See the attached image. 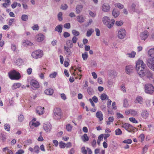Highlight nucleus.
<instances>
[{
	"label": "nucleus",
	"instance_id": "obj_1",
	"mask_svg": "<svg viewBox=\"0 0 154 154\" xmlns=\"http://www.w3.org/2000/svg\"><path fill=\"white\" fill-rule=\"evenodd\" d=\"M135 68L137 73L141 78L145 77L149 80L153 79V73L147 69L146 65L143 60H138L136 62Z\"/></svg>",
	"mask_w": 154,
	"mask_h": 154
},
{
	"label": "nucleus",
	"instance_id": "obj_2",
	"mask_svg": "<svg viewBox=\"0 0 154 154\" xmlns=\"http://www.w3.org/2000/svg\"><path fill=\"white\" fill-rule=\"evenodd\" d=\"M148 56L147 66L150 69L154 71V48H152L148 51Z\"/></svg>",
	"mask_w": 154,
	"mask_h": 154
},
{
	"label": "nucleus",
	"instance_id": "obj_3",
	"mask_svg": "<svg viewBox=\"0 0 154 154\" xmlns=\"http://www.w3.org/2000/svg\"><path fill=\"white\" fill-rule=\"evenodd\" d=\"M102 22L109 29L112 28L114 24L115 20L114 19L110 20L107 16H104L102 18Z\"/></svg>",
	"mask_w": 154,
	"mask_h": 154
},
{
	"label": "nucleus",
	"instance_id": "obj_4",
	"mask_svg": "<svg viewBox=\"0 0 154 154\" xmlns=\"http://www.w3.org/2000/svg\"><path fill=\"white\" fill-rule=\"evenodd\" d=\"M44 55V53L42 50L38 49L33 51L31 54L32 57L35 59L40 58Z\"/></svg>",
	"mask_w": 154,
	"mask_h": 154
},
{
	"label": "nucleus",
	"instance_id": "obj_5",
	"mask_svg": "<svg viewBox=\"0 0 154 154\" xmlns=\"http://www.w3.org/2000/svg\"><path fill=\"white\" fill-rule=\"evenodd\" d=\"M122 127L124 128L126 131L129 132L134 133L137 131V129L131 125L127 123H125L122 125Z\"/></svg>",
	"mask_w": 154,
	"mask_h": 154
},
{
	"label": "nucleus",
	"instance_id": "obj_6",
	"mask_svg": "<svg viewBox=\"0 0 154 154\" xmlns=\"http://www.w3.org/2000/svg\"><path fill=\"white\" fill-rule=\"evenodd\" d=\"M54 117L56 120H59L62 117L63 114L61 109L59 108H56L54 110Z\"/></svg>",
	"mask_w": 154,
	"mask_h": 154
},
{
	"label": "nucleus",
	"instance_id": "obj_7",
	"mask_svg": "<svg viewBox=\"0 0 154 154\" xmlns=\"http://www.w3.org/2000/svg\"><path fill=\"white\" fill-rule=\"evenodd\" d=\"M145 92L146 93L152 94L154 91V87L151 84H147L145 85Z\"/></svg>",
	"mask_w": 154,
	"mask_h": 154
},
{
	"label": "nucleus",
	"instance_id": "obj_8",
	"mask_svg": "<svg viewBox=\"0 0 154 154\" xmlns=\"http://www.w3.org/2000/svg\"><path fill=\"white\" fill-rule=\"evenodd\" d=\"M8 75L9 78L13 80H18L20 77L19 73L15 70L9 72L8 73Z\"/></svg>",
	"mask_w": 154,
	"mask_h": 154
},
{
	"label": "nucleus",
	"instance_id": "obj_9",
	"mask_svg": "<svg viewBox=\"0 0 154 154\" xmlns=\"http://www.w3.org/2000/svg\"><path fill=\"white\" fill-rule=\"evenodd\" d=\"M126 32L124 29H121L118 31L117 36L120 39H123L125 38L126 36Z\"/></svg>",
	"mask_w": 154,
	"mask_h": 154
},
{
	"label": "nucleus",
	"instance_id": "obj_10",
	"mask_svg": "<svg viewBox=\"0 0 154 154\" xmlns=\"http://www.w3.org/2000/svg\"><path fill=\"white\" fill-rule=\"evenodd\" d=\"M31 87L33 89H35L39 88L40 85L38 82L36 80L32 79L30 83Z\"/></svg>",
	"mask_w": 154,
	"mask_h": 154
},
{
	"label": "nucleus",
	"instance_id": "obj_11",
	"mask_svg": "<svg viewBox=\"0 0 154 154\" xmlns=\"http://www.w3.org/2000/svg\"><path fill=\"white\" fill-rule=\"evenodd\" d=\"M43 128L46 132H48L51 131L52 127L50 123L46 122L44 124Z\"/></svg>",
	"mask_w": 154,
	"mask_h": 154
},
{
	"label": "nucleus",
	"instance_id": "obj_12",
	"mask_svg": "<svg viewBox=\"0 0 154 154\" xmlns=\"http://www.w3.org/2000/svg\"><path fill=\"white\" fill-rule=\"evenodd\" d=\"M149 35L148 32L147 30H145L141 33L140 36L141 40L145 41Z\"/></svg>",
	"mask_w": 154,
	"mask_h": 154
},
{
	"label": "nucleus",
	"instance_id": "obj_13",
	"mask_svg": "<svg viewBox=\"0 0 154 154\" xmlns=\"http://www.w3.org/2000/svg\"><path fill=\"white\" fill-rule=\"evenodd\" d=\"M45 35L39 33L35 37L36 40L38 42L43 41L45 39Z\"/></svg>",
	"mask_w": 154,
	"mask_h": 154
},
{
	"label": "nucleus",
	"instance_id": "obj_14",
	"mask_svg": "<svg viewBox=\"0 0 154 154\" xmlns=\"http://www.w3.org/2000/svg\"><path fill=\"white\" fill-rule=\"evenodd\" d=\"M110 7L109 5L107 3L103 4L101 7L102 11L104 12H108L110 10Z\"/></svg>",
	"mask_w": 154,
	"mask_h": 154
},
{
	"label": "nucleus",
	"instance_id": "obj_15",
	"mask_svg": "<svg viewBox=\"0 0 154 154\" xmlns=\"http://www.w3.org/2000/svg\"><path fill=\"white\" fill-rule=\"evenodd\" d=\"M131 8L133 11L136 12L137 13H140L141 11L140 8L137 6L135 4L133 3L131 5Z\"/></svg>",
	"mask_w": 154,
	"mask_h": 154
},
{
	"label": "nucleus",
	"instance_id": "obj_16",
	"mask_svg": "<svg viewBox=\"0 0 154 154\" xmlns=\"http://www.w3.org/2000/svg\"><path fill=\"white\" fill-rule=\"evenodd\" d=\"M134 67L131 65L127 66L125 68V71L128 74H129L133 72Z\"/></svg>",
	"mask_w": 154,
	"mask_h": 154
},
{
	"label": "nucleus",
	"instance_id": "obj_17",
	"mask_svg": "<svg viewBox=\"0 0 154 154\" xmlns=\"http://www.w3.org/2000/svg\"><path fill=\"white\" fill-rule=\"evenodd\" d=\"M141 116L144 119H147L149 116V112L146 110H143L141 113Z\"/></svg>",
	"mask_w": 154,
	"mask_h": 154
},
{
	"label": "nucleus",
	"instance_id": "obj_18",
	"mask_svg": "<svg viewBox=\"0 0 154 154\" xmlns=\"http://www.w3.org/2000/svg\"><path fill=\"white\" fill-rule=\"evenodd\" d=\"M36 113L39 115H43L44 112V108L41 106L38 107L36 109Z\"/></svg>",
	"mask_w": 154,
	"mask_h": 154
},
{
	"label": "nucleus",
	"instance_id": "obj_19",
	"mask_svg": "<svg viewBox=\"0 0 154 154\" xmlns=\"http://www.w3.org/2000/svg\"><path fill=\"white\" fill-rule=\"evenodd\" d=\"M134 102L136 103L142 104L143 103V98L140 96H138L136 97Z\"/></svg>",
	"mask_w": 154,
	"mask_h": 154
},
{
	"label": "nucleus",
	"instance_id": "obj_20",
	"mask_svg": "<svg viewBox=\"0 0 154 154\" xmlns=\"http://www.w3.org/2000/svg\"><path fill=\"white\" fill-rule=\"evenodd\" d=\"M40 125V123L38 122H30L29 123V125L30 127L32 128H33L34 127H36L39 126Z\"/></svg>",
	"mask_w": 154,
	"mask_h": 154
},
{
	"label": "nucleus",
	"instance_id": "obj_21",
	"mask_svg": "<svg viewBox=\"0 0 154 154\" xmlns=\"http://www.w3.org/2000/svg\"><path fill=\"white\" fill-rule=\"evenodd\" d=\"M22 45L23 46L26 47L28 45L32 46L33 45V44L29 41L26 40L23 41Z\"/></svg>",
	"mask_w": 154,
	"mask_h": 154
},
{
	"label": "nucleus",
	"instance_id": "obj_22",
	"mask_svg": "<svg viewBox=\"0 0 154 154\" xmlns=\"http://www.w3.org/2000/svg\"><path fill=\"white\" fill-rule=\"evenodd\" d=\"M136 53L135 51H132L131 52L127 53L126 55L127 56L130 58H134L136 56Z\"/></svg>",
	"mask_w": 154,
	"mask_h": 154
},
{
	"label": "nucleus",
	"instance_id": "obj_23",
	"mask_svg": "<svg viewBox=\"0 0 154 154\" xmlns=\"http://www.w3.org/2000/svg\"><path fill=\"white\" fill-rule=\"evenodd\" d=\"M96 116L100 121H101L103 119V116L102 112L100 111H98L96 113Z\"/></svg>",
	"mask_w": 154,
	"mask_h": 154
},
{
	"label": "nucleus",
	"instance_id": "obj_24",
	"mask_svg": "<svg viewBox=\"0 0 154 154\" xmlns=\"http://www.w3.org/2000/svg\"><path fill=\"white\" fill-rule=\"evenodd\" d=\"M23 62L22 59L18 58L14 62L15 64L16 65L20 66L23 64Z\"/></svg>",
	"mask_w": 154,
	"mask_h": 154
},
{
	"label": "nucleus",
	"instance_id": "obj_25",
	"mask_svg": "<svg viewBox=\"0 0 154 154\" xmlns=\"http://www.w3.org/2000/svg\"><path fill=\"white\" fill-rule=\"evenodd\" d=\"M64 48L65 51V53L66 55L67 56L70 55L72 53L70 49V48L66 46H64Z\"/></svg>",
	"mask_w": 154,
	"mask_h": 154
},
{
	"label": "nucleus",
	"instance_id": "obj_26",
	"mask_svg": "<svg viewBox=\"0 0 154 154\" xmlns=\"http://www.w3.org/2000/svg\"><path fill=\"white\" fill-rule=\"evenodd\" d=\"M120 14L119 11L118 10L114 8L112 11V15L115 17H117Z\"/></svg>",
	"mask_w": 154,
	"mask_h": 154
},
{
	"label": "nucleus",
	"instance_id": "obj_27",
	"mask_svg": "<svg viewBox=\"0 0 154 154\" xmlns=\"http://www.w3.org/2000/svg\"><path fill=\"white\" fill-rule=\"evenodd\" d=\"M117 75V73L116 71L114 70H111L109 73V75L113 78L115 77Z\"/></svg>",
	"mask_w": 154,
	"mask_h": 154
},
{
	"label": "nucleus",
	"instance_id": "obj_28",
	"mask_svg": "<svg viewBox=\"0 0 154 154\" xmlns=\"http://www.w3.org/2000/svg\"><path fill=\"white\" fill-rule=\"evenodd\" d=\"M21 86V85L20 83H15L12 86V90H14L19 88Z\"/></svg>",
	"mask_w": 154,
	"mask_h": 154
},
{
	"label": "nucleus",
	"instance_id": "obj_29",
	"mask_svg": "<svg viewBox=\"0 0 154 154\" xmlns=\"http://www.w3.org/2000/svg\"><path fill=\"white\" fill-rule=\"evenodd\" d=\"M77 21L80 23L84 22L85 21V18L82 15H79L77 16Z\"/></svg>",
	"mask_w": 154,
	"mask_h": 154
},
{
	"label": "nucleus",
	"instance_id": "obj_30",
	"mask_svg": "<svg viewBox=\"0 0 154 154\" xmlns=\"http://www.w3.org/2000/svg\"><path fill=\"white\" fill-rule=\"evenodd\" d=\"M55 30L60 33H61L62 31V25H59L57 26L55 28Z\"/></svg>",
	"mask_w": 154,
	"mask_h": 154
},
{
	"label": "nucleus",
	"instance_id": "obj_31",
	"mask_svg": "<svg viewBox=\"0 0 154 154\" xmlns=\"http://www.w3.org/2000/svg\"><path fill=\"white\" fill-rule=\"evenodd\" d=\"M44 92L47 95H51L54 93V90L52 89H48L45 90Z\"/></svg>",
	"mask_w": 154,
	"mask_h": 154
},
{
	"label": "nucleus",
	"instance_id": "obj_32",
	"mask_svg": "<svg viewBox=\"0 0 154 154\" xmlns=\"http://www.w3.org/2000/svg\"><path fill=\"white\" fill-rule=\"evenodd\" d=\"M83 6L82 5H78L76 8V11L77 14L80 13L82 9Z\"/></svg>",
	"mask_w": 154,
	"mask_h": 154
},
{
	"label": "nucleus",
	"instance_id": "obj_33",
	"mask_svg": "<svg viewBox=\"0 0 154 154\" xmlns=\"http://www.w3.org/2000/svg\"><path fill=\"white\" fill-rule=\"evenodd\" d=\"M81 138L84 142L88 141L89 140V137L86 134H84V135Z\"/></svg>",
	"mask_w": 154,
	"mask_h": 154
},
{
	"label": "nucleus",
	"instance_id": "obj_34",
	"mask_svg": "<svg viewBox=\"0 0 154 154\" xmlns=\"http://www.w3.org/2000/svg\"><path fill=\"white\" fill-rule=\"evenodd\" d=\"M114 120V118L113 117H109L108 118V120L106 122V123L107 125H110L111 123L113 122Z\"/></svg>",
	"mask_w": 154,
	"mask_h": 154
},
{
	"label": "nucleus",
	"instance_id": "obj_35",
	"mask_svg": "<svg viewBox=\"0 0 154 154\" xmlns=\"http://www.w3.org/2000/svg\"><path fill=\"white\" fill-rule=\"evenodd\" d=\"M94 30L92 29H90L88 30L86 33V36L88 37L90 36L93 32H94Z\"/></svg>",
	"mask_w": 154,
	"mask_h": 154
},
{
	"label": "nucleus",
	"instance_id": "obj_36",
	"mask_svg": "<svg viewBox=\"0 0 154 154\" xmlns=\"http://www.w3.org/2000/svg\"><path fill=\"white\" fill-rule=\"evenodd\" d=\"M66 46L71 48L73 46V44L72 41L71 40H67L66 42Z\"/></svg>",
	"mask_w": 154,
	"mask_h": 154
},
{
	"label": "nucleus",
	"instance_id": "obj_37",
	"mask_svg": "<svg viewBox=\"0 0 154 154\" xmlns=\"http://www.w3.org/2000/svg\"><path fill=\"white\" fill-rule=\"evenodd\" d=\"M28 16L26 14H23L21 16V19L23 21H26L28 20Z\"/></svg>",
	"mask_w": 154,
	"mask_h": 154
},
{
	"label": "nucleus",
	"instance_id": "obj_38",
	"mask_svg": "<svg viewBox=\"0 0 154 154\" xmlns=\"http://www.w3.org/2000/svg\"><path fill=\"white\" fill-rule=\"evenodd\" d=\"M116 7L117 8L120 9H122L124 8V5L119 3H117L114 4Z\"/></svg>",
	"mask_w": 154,
	"mask_h": 154
},
{
	"label": "nucleus",
	"instance_id": "obj_39",
	"mask_svg": "<svg viewBox=\"0 0 154 154\" xmlns=\"http://www.w3.org/2000/svg\"><path fill=\"white\" fill-rule=\"evenodd\" d=\"M129 105L128 100L125 99L123 100V106L124 107H128Z\"/></svg>",
	"mask_w": 154,
	"mask_h": 154
},
{
	"label": "nucleus",
	"instance_id": "obj_40",
	"mask_svg": "<svg viewBox=\"0 0 154 154\" xmlns=\"http://www.w3.org/2000/svg\"><path fill=\"white\" fill-rule=\"evenodd\" d=\"M88 57V53L87 52H85L82 54V57L84 60H87Z\"/></svg>",
	"mask_w": 154,
	"mask_h": 154
},
{
	"label": "nucleus",
	"instance_id": "obj_41",
	"mask_svg": "<svg viewBox=\"0 0 154 154\" xmlns=\"http://www.w3.org/2000/svg\"><path fill=\"white\" fill-rule=\"evenodd\" d=\"M108 96L105 94H103L100 96V99L103 100L106 99L108 100Z\"/></svg>",
	"mask_w": 154,
	"mask_h": 154
},
{
	"label": "nucleus",
	"instance_id": "obj_42",
	"mask_svg": "<svg viewBox=\"0 0 154 154\" xmlns=\"http://www.w3.org/2000/svg\"><path fill=\"white\" fill-rule=\"evenodd\" d=\"M115 133L116 135H119L122 134V132L120 129L117 128L115 130Z\"/></svg>",
	"mask_w": 154,
	"mask_h": 154
},
{
	"label": "nucleus",
	"instance_id": "obj_43",
	"mask_svg": "<svg viewBox=\"0 0 154 154\" xmlns=\"http://www.w3.org/2000/svg\"><path fill=\"white\" fill-rule=\"evenodd\" d=\"M57 74V72H54L50 74L49 77L51 78H54L56 77Z\"/></svg>",
	"mask_w": 154,
	"mask_h": 154
},
{
	"label": "nucleus",
	"instance_id": "obj_44",
	"mask_svg": "<svg viewBox=\"0 0 154 154\" xmlns=\"http://www.w3.org/2000/svg\"><path fill=\"white\" fill-rule=\"evenodd\" d=\"M31 28L33 30H38L39 29V26L38 24H35L31 27Z\"/></svg>",
	"mask_w": 154,
	"mask_h": 154
},
{
	"label": "nucleus",
	"instance_id": "obj_45",
	"mask_svg": "<svg viewBox=\"0 0 154 154\" xmlns=\"http://www.w3.org/2000/svg\"><path fill=\"white\" fill-rule=\"evenodd\" d=\"M144 135L143 134H141L139 136L138 138L139 141H140L141 142H143L144 140Z\"/></svg>",
	"mask_w": 154,
	"mask_h": 154
},
{
	"label": "nucleus",
	"instance_id": "obj_46",
	"mask_svg": "<svg viewBox=\"0 0 154 154\" xmlns=\"http://www.w3.org/2000/svg\"><path fill=\"white\" fill-rule=\"evenodd\" d=\"M59 146L60 148H64L66 146V144L62 141H60L59 143Z\"/></svg>",
	"mask_w": 154,
	"mask_h": 154
},
{
	"label": "nucleus",
	"instance_id": "obj_47",
	"mask_svg": "<svg viewBox=\"0 0 154 154\" xmlns=\"http://www.w3.org/2000/svg\"><path fill=\"white\" fill-rule=\"evenodd\" d=\"M63 13L61 12H59L57 15L58 19L59 21H61L63 20Z\"/></svg>",
	"mask_w": 154,
	"mask_h": 154
},
{
	"label": "nucleus",
	"instance_id": "obj_48",
	"mask_svg": "<svg viewBox=\"0 0 154 154\" xmlns=\"http://www.w3.org/2000/svg\"><path fill=\"white\" fill-rule=\"evenodd\" d=\"M149 146L148 145H145L144 147L143 148V151H142V154H144L145 153L148 149V148Z\"/></svg>",
	"mask_w": 154,
	"mask_h": 154
},
{
	"label": "nucleus",
	"instance_id": "obj_49",
	"mask_svg": "<svg viewBox=\"0 0 154 154\" xmlns=\"http://www.w3.org/2000/svg\"><path fill=\"white\" fill-rule=\"evenodd\" d=\"M39 147L38 146H35L34 148V152L38 153L39 152Z\"/></svg>",
	"mask_w": 154,
	"mask_h": 154
},
{
	"label": "nucleus",
	"instance_id": "obj_50",
	"mask_svg": "<svg viewBox=\"0 0 154 154\" xmlns=\"http://www.w3.org/2000/svg\"><path fill=\"white\" fill-rule=\"evenodd\" d=\"M123 22L122 20L116 21L115 23V25L118 26H120L123 25Z\"/></svg>",
	"mask_w": 154,
	"mask_h": 154
},
{
	"label": "nucleus",
	"instance_id": "obj_51",
	"mask_svg": "<svg viewBox=\"0 0 154 154\" xmlns=\"http://www.w3.org/2000/svg\"><path fill=\"white\" fill-rule=\"evenodd\" d=\"M89 15L92 17H95L96 15L95 12H92L91 11H89Z\"/></svg>",
	"mask_w": 154,
	"mask_h": 154
},
{
	"label": "nucleus",
	"instance_id": "obj_52",
	"mask_svg": "<svg viewBox=\"0 0 154 154\" xmlns=\"http://www.w3.org/2000/svg\"><path fill=\"white\" fill-rule=\"evenodd\" d=\"M120 90L123 92L125 93L126 92V89L125 85L122 84L120 86Z\"/></svg>",
	"mask_w": 154,
	"mask_h": 154
},
{
	"label": "nucleus",
	"instance_id": "obj_53",
	"mask_svg": "<svg viewBox=\"0 0 154 154\" xmlns=\"http://www.w3.org/2000/svg\"><path fill=\"white\" fill-rule=\"evenodd\" d=\"M72 34L76 36H78L79 35V32L75 30H73L72 31Z\"/></svg>",
	"mask_w": 154,
	"mask_h": 154
},
{
	"label": "nucleus",
	"instance_id": "obj_54",
	"mask_svg": "<svg viewBox=\"0 0 154 154\" xmlns=\"http://www.w3.org/2000/svg\"><path fill=\"white\" fill-rule=\"evenodd\" d=\"M4 128L5 130L9 131L10 130V126L9 124H6L4 125Z\"/></svg>",
	"mask_w": 154,
	"mask_h": 154
},
{
	"label": "nucleus",
	"instance_id": "obj_55",
	"mask_svg": "<svg viewBox=\"0 0 154 154\" xmlns=\"http://www.w3.org/2000/svg\"><path fill=\"white\" fill-rule=\"evenodd\" d=\"M15 22V20L14 18H11L10 19L8 23V24L9 26L12 25L13 23Z\"/></svg>",
	"mask_w": 154,
	"mask_h": 154
},
{
	"label": "nucleus",
	"instance_id": "obj_56",
	"mask_svg": "<svg viewBox=\"0 0 154 154\" xmlns=\"http://www.w3.org/2000/svg\"><path fill=\"white\" fill-rule=\"evenodd\" d=\"M81 72H79H79H76V70H74V72L73 73V75H75V74L76 73L78 75H79L80 76V78H79V79H81V77L82 76V74H81L80 73Z\"/></svg>",
	"mask_w": 154,
	"mask_h": 154
},
{
	"label": "nucleus",
	"instance_id": "obj_57",
	"mask_svg": "<svg viewBox=\"0 0 154 154\" xmlns=\"http://www.w3.org/2000/svg\"><path fill=\"white\" fill-rule=\"evenodd\" d=\"M72 126L70 124H68L66 125V129L68 131H70L72 129Z\"/></svg>",
	"mask_w": 154,
	"mask_h": 154
},
{
	"label": "nucleus",
	"instance_id": "obj_58",
	"mask_svg": "<svg viewBox=\"0 0 154 154\" xmlns=\"http://www.w3.org/2000/svg\"><path fill=\"white\" fill-rule=\"evenodd\" d=\"M132 140L130 139L125 140L123 141V143H124L131 144L132 143Z\"/></svg>",
	"mask_w": 154,
	"mask_h": 154
},
{
	"label": "nucleus",
	"instance_id": "obj_59",
	"mask_svg": "<svg viewBox=\"0 0 154 154\" xmlns=\"http://www.w3.org/2000/svg\"><path fill=\"white\" fill-rule=\"evenodd\" d=\"M129 120L131 122L133 123H138L137 121L134 118H133V117L130 118L129 119Z\"/></svg>",
	"mask_w": 154,
	"mask_h": 154
},
{
	"label": "nucleus",
	"instance_id": "obj_60",
	"mask_svg": "<svg viewBox=\"0 0 154 154\" xmlns=\"http://www.w3.org/2000/svg\"><path fill=\"white\" fill-rule=\"evenodd\" d=\"M82 152L83 154H87V149H86L85 147L83 146L81 149Z\"/></svg>",
	"mask_w": 154,
	"mask_h": 154
},
{
	"label": "nucleus",
	"instance_id": "obj_61",
	"mask_svg": "<svg viewBox=\"0 0 154 154\" xmlns=\"http://www.w3.org/2000/svg\"><path fill=\"white\" fill-rule=\"evenodd\" d=\"M24 119V117L21 114H20L18 116V120L19 122H22Z\"/></svg>",
	"mask_w": 154,
	"mask_h": 154
},
{
	"label": "nucleus",
	"instance_id": "obj_62",
	"mask_svg": "<svg viewBox=\"0 0 154 154\" xmlns=\"http://www.w3.org/2000/svg\"><path fill=\"white\" fill-rule=\"evenodd\" d=\"M67 8V5L66 4H64L61 5L60 8L62 9L66 10Z\"/></svg>",
	"mask_w": 154,
	"mask_h": 154
},
{
	"label": "nucleus",
	"instance_id": "obj_63",
	"mask_svg": "<svg viewBox=\"0 0 154 154\" xmlns=\"http://www.w3.org/2000/svg\"><path fill=\"white\" fill-rule=\"evenodd\" d=\"M149 38L151 39H154V30H152L151 31Z\"/></svg>",
	"mask_w": 154,
	"mask_h": 154
},
{
	"label": "nucleus",
	"instance_id": "obj_64",
	"mask_svg": "<svg viewBox=\"0 0 154 154\" xmlns=\"http://www.w3.org/2000/svg\"><path fill=\"white\" fill-rule=\"evenodd\" d=\"M64 27L66 29H69L70 27V24L69 23H67L64 25Z\"/></svg>",
	"mask_w": 154,
	"mask_h": 154
}]
</instances>
